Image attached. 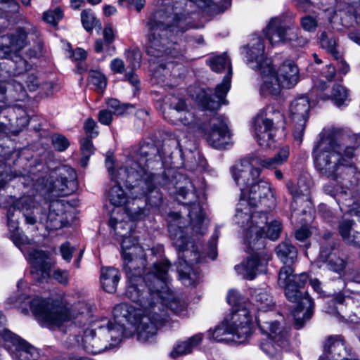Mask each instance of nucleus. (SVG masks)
<instances>
[{
    "label": "nucleus",
    "mask_w": 360,
    "mask_h": 360,
    "mask_svg": "<svg viewBox=\"0 0 360 360\" xmlns=\"http://www.w3.org/2000/svg\"><path fill=\"white\" fill-rule=\"evenodd\" d=\"M169 267L167 259L155 262L151 271L141 276L143 281L137 282L138 299L133 300L125 295L128 299L148 310V314L140 320L138 338L141 341H148L153 337L158 328L167 321V314L162 308L166 307L174 314H179L184 309V304L172 293Z\"/></svg>",
    "instance_id": "1"
},
{
    "label": "nucleus",
    "mask_w": 360,
    "mask_h": 360,
    "mask_svg": "<svg viewBox=\"0 0 360 360\" xmlns=\"http://www.w3.org/2000/svg\"><path fill=\"white\" fill-rule=\"evenodd\" d=\"M195 4L210 15L224 12L230 5V0H225L224 5L214 3L212 0H176L165 9L154 12L147 22L148 33L146 44L147 54L154 58H176L179 53L172 47V33L184 32L194 26L186 10L187 4Z\"/></svg>",
    "instance_id": "2"
},
{
    "label": "nucleus",
    "mask_w": 360,
    "mask_h": 360,
    "mask_svg": "<svg viewBox=\"0 0 360 360\" xmlns=\"http://www.w3.org/2000/svg\"><path fill=\"white\" fill-rule=\"evenodd\" d=\"M173 177V179L169 180L165 175L150 174L146 177L139 179L135 183L127 182V185L134 190L132 195H134L137 200L136 207L137 204L139 205L141 199L144 198L145 203L153 208L159 207L163 202L162 195L157 186H167L169 188L170 185L173 186L178 189L179 195L185 200L181 202L188 207V215L193 231L199 234H204L207 228L205 223V214L200 203L196 202L198 198L194 190H191L188 186H181L179 182L175 180L183 179L181 174L178 173Z\"/></svg>",
    "instance_id": "3"
},
{
    "label": "nucleus",
    "mask_w": 360,
    "mask_h": 360,
    "mask_svg": "<svg viewBox=\"0 0 360 360\" xmlns=\"http://www.w3.org/2000/svg\"><path fill=\"white\" fill-rule=\"evenodd\" d=\"M277 257L285 266L279 270L278 284L284 288L288 300L296 303L292 311L294 325L296 329L303 327L304 323L313 315L314 302L309 294L302 289L304 288L309 276L307 273L294 274L291 264L297 259V250L289 241H284L276 248Z\"/></svg>",
    "instance_id": "4"
},
{
    "label": "nucleus",
    "mask_w": 360,
    "mask_h": 360,
    "mask_svg": "<svg viewBox=\"0 0 360 360\" xmlns=\"http://www.w3.org/2000/svg\"><path fill=\"white\" fill-rule=\"evenodd\" d=\"M312 156L314 167L321 176L338 180L354 167L355 148L343 147L337 134L330 131L314 146Z\"/></svg>",
    "instance_id": "5"
},
{
    "label": "nucleus",
    "mask_w": 360,
    "mask_h": 360,
    "mask_svg": "<svg viewBox=\"0 0 360 360\" xmlns=\"http://www.w3.org/2000/svg\"><path fill=\"white\" fill-rule=\"evenodd\" d=\"M109 226L117 236L122 238L121 248L124 259V269L129 281L125 295L133 300H137V282L143 281L141 275L143 272L144 261L141 258L134 257L133 252L131 251L138 248L136 247L138 240L134 236V230L132 223L123 220L119 221L115 217L111 216Z\"/></svg>",
    "instance_id": "6"
},
{
    "label": "nucleus",
    "mask_w": 360,
    "mask_h": 360,
    "mask_svg": "<svg viewBox=\"0 0 360 360\" xmlns=\"http://www.w3.org/2000/svg\"><path fill=\"white\" fill-rule=\"evenodd\" d=\"M264 46L261 37L252 39L247 51V63L253 70H259L263 76L260 92L263 96H277L281 92L282 84L276 75L271 59L264 58Z\"/></svg>",
    "instance_id": "7"
},
{
    "label": "nucleus",
    "mask_w": 360,
    "mask_h": 360,
    "mask_svg": "<svg viewBox=\"0 0 360 360\" xmlns=\"http://www.w3.org/2000/svg\"><path fill=\"white\" fill-rule=\"evenodd\" d=\"M160 160L159 149L153 143H142L129 157L124 165L118 169L119 177L127 182L135 183L141 178L146 177L150 165Z\"/></svg>",
    "instance_id": "8"
},
{
    "label": "nucleus",
    "mask_w": 360,
    "mask_h": 360,
    "mask_svg": "<svg viewBox=\"0 0 360 360\" xmlns=\"http://www.w3.org/2000/svg\"><path fill=\"white\" fill-rule=\"evenodd\" d=\"M211 69L215 72H221L226 70V75L224 76L221 83L216 88L214 94H211V91H202L198 95V101L203 110L214 112L217 110L222 104H226V96L231 87V79L232 76V67L229 58L226 53L216 56L207 61Z\"/></svg>",
    "instance_id": "9"
},
{
    "label": "nucleus",
    "mask_w": 360,
    "mask_h": 360,
    "mask_svg": "<svg viewBox=\"0 0 360 360\" xmlns=\"http://www.w3.org/2000/svg\"><path fill=\"white\" fill-rule=\"evenodd\" d=\"M288 156L289 149L287 147L280 149L274 156L264 160L255 154H249L231 167V172L236 184L244 186L247 184L245 179L247 176H251L252 181L260 176L261 169L255 166L260 165L268 169H276L287 161Z\"/></svg>",
    "instance_id": "10"
},
{
    "label": "nucleus",
    "mask_w": 360,
    "mask_h": 360,
    "mask_svg": "<svg viewBox=\"0 0 360 360\" xmlns=\"http://www.w3.org/2000/svg\"><path fill=\"white\" fill-rule=\"evenodd\" d=\"M172 243L178 251L177 272L179 278L184 285H194V279L191 277V265L200 262V253L191 245L192 250L188 249L189 238L184 233L181 226L176 227L170 224L168 226Z\"/></svg>",
    "instance_id": "11"
},
{
    "label": "nucleus",
    "mask_w": 360,
    "mask_h": 360,
    "mask_svg": "<svg viewBox=\"0 0 360 360\" xmlns=\"http://www.w3.org/2000/svg\"><path fill=\"white\" fill-rule=\"evenodd\" d=\"M31 179L36 191L55 192L58 195H68L77 188L76 172L68 165H61L51 171L48 179L33 174Z\"/></svg>",
    "instance_id": "12"
},
{
    "label": "nucleus",
    "mask_w": 360,
    "mask_h": 360,
    "mask_svg": "<svg viewBox=\"0 0 360 360\" xmlns=\"http://www.w3.org/2000/svg\"><path fill=\"white\" fill-rule=\"evenodd\" d=\"M251 335L249 312L242 308L234 311L229 321L225 320L212 333V338L218 342H245Z\"/></svg>",
    "instance_id": "13"
},
{
    "label": "nucleus",
    "mask_w": 360,
    "mask_h": 360,
    "mask_svg": "<svg viewBox=\"0 0 360 360\" xmlns=\"http://www.w3.org/2000/svg\"><path fill=\"white\" fill-rule=\"evenodd\" d=\"M30 307L35 319L49 327H59L72 318L69 309L58 300L37 297L30 301Z\"/></svg>",
    "instance_id": "14"
},
{
    "label": "nucleus",
    "mask_w": 360,
    "mask_h": 360,
    "mask_svg": "<svg viewBox=\"0 0 360 360\" xmlns=\"http://www.w3.org/2000/svg\"><path fill=\"white\" fill-rule=\"evenodd\" d=\"M257 323L261 332L267 335V340L260 344V348L264 353L273 357L288 347L289 329L281 328L276 321L267 320L264 314H259L257 317Z\"/></svg>",
    "instance_id": "15"
},
{
    "label": "nucleus",
    "mask_w": 360,
    "mask_h": 360,
    "mask_svg": "<svg viewBox=\"0 0 360 360\" xmlns=\"http://www.w3.org/2000/svg\"><path fill=\"white\" fill-rule=\"evenodd\" d=\"M106 166L108 169V172L111 175L112 185L110 186L108 191V197L110 203L116 207H120L125 205V211L127 215L133 221H137L143 219L146 216V209L141 207L140 205L137 204V207H130L131 202L127 200V194L122 189L121 184H122L127 189L129 190L130 195L132 198V205H136L137 201L136 198L134 195H132L134 191L133 188L128 186L127 181L122 180L119 177L118 170L116 174H113L112 172V161L110 158H107L105 161Z\"/></svg>",
    "instance_id": "16"
},
{
    "label": "nucleus",
    "mask_w": 360,
    "mask_h": 360,
    "mask_svg": "<svg viewBox=\"0 0 360 360\" xmlns=\"http://www.w3.org/2000/svg\"><path fill=\"white\" fill-rule=\"evenodd\" d=\"M269 217L267 210L261 211L252 217V223L246 235V243L250 246L257 245L259 250L264 248V239L268 238L272 240H277L281 231V223L274 220L268 224Z\"/></svg>",
    "instance_id": "17"
},
{
    "label": "nucleus",
    "mask_w": 360,
    "mask_h": 360,
    "mask_svg": "<svg viewBox=\"0 0 360 360\" xmlns=\"http://www.w3.org/2000/svg\"><path fill=\"white\" fill-rule=\"evenodd\" d=\"M283 119V115L273 106H267L255 119L254 129L258 144L264 148H271L274 145L276 131L275 124Z\"/></svg>",
    "instance_id": "18"
},
{
    "label": "nucleus",
    "mask_w": 360,
    "mask_h": 360,
    "mask_svg": "<svg viewBox=\"0 0 360 360\" xmlns=\"http://www.w3.org/2000/svg\"><path fill=\"white\" fill-rule=\"evenodd\" d=\"M245 179L247 184L244 186L236 184L241 191V198L246 199L252 207H257L260 205L269 210L274 207V193L267 181H257V179L252 181L251 176H247Z\"/></svg>",
    "instance_id": "19"
},
{
    "label": "nucleus",
    "mask_w": 360,
    "mask_h": 360,
    "mask_svg": "<svg viewBox=\"0 0 360 360\" xmlns=\"http://www.w3.org/2000/svg\"><path fill=\"white\" fill-rule=\"evenodd\" d=\"M164 117L174 124H183L193 131L205 130L207 120V117H204L203 120L197 118L193 112L187 110L184 100L174 97L168 111L164 112Z\"/></svg>",
    "instance_id": "20"
},
{
    "label": "nucleus",
    "mask_w": 360,
    "mask_h": 360,
    "mask_svg": "<svg viewBox=\"0 0 360 360\" xmlns=\"http://www.w3.org/2000/svg\"><path fill=\"white\" fill-rule=\"evenodd\" d=\"M204 133L210 146L216 149H224L232 144L231 134L224 117L216 114L207 118Z\"/></svg>",
    "instance_id": "21"
},
{
    "label": "nucleus",
    "mask_w": 360,
    "mask_h": 360,
    "mask_svg": "<svg viewBox=\"0 0 360 360\" xmlns=\"http://www.w3.org/2000/svg\"><path fill=\"white\" fill-rule=\"evenodd\" d=\"M248 248L252 252L240 265L235 266L236 270L248 280H253L257 274L265 273L269 257L264 248L257 249V245L249 243Z\"/></svg>",
    "instance_id": "22"
},
{
    "label": "nucleus",
    "mask_w": 360,
    "mask_h": 360,
    "mask_svg": "<svg viewBox=\"0 0 360 360\" xmlns=\"http://www.w3.org/2000/svg\"><path fill=\"white\" fill-rule=\"evenodd\" d=\"M310 103L306 96L295 98L290 105V116L293 123V136L298 144L302 142L306 123L309 119Z\"/></svg>",
    "instance_id": "23"
},
{
    "label": "nucleus",
    "mask_w": 360,
    "mask_h": 360,
    "mask_svg": "<svg viewBox=\"0 0 360 360\" xmlns=\"http://www.w3.org/2000/svg\"><path fill=\"white\" fill-rule=\"evenodd\" d=\"M63 204L58 200L44 201L43 211L39 217V223L47 230H56L62 228L63 221Z\"/></svg>",
    "instance_id": "24"
},
{
    "label": "nucleus",
    "mask_w": 360,
    "mask_h": 360,
    "mask_svg": "<svg viewBox=\"0 0 360 360\" xmlns=\"http://www.w3.org/2000/svg\"><path fill=\"white\" fill-rule=\"evenodd\" d=\"M31 67L26 60L17 55L15 56V59L9 60L7 63H0V103H5L7 85H11L4 80L6 77L4 73H7L8 76H19L25 74Z\"/></svg>",
    "instance_id": "25"
},
{
    "label": "nucleus",
    "mask_w": 360,
    "mask_h": 360,
    "mask_svg": "<svg viewBox=\"0 0 360 360\" xmlns=\"http://www.w3.org/2000/svg\"><path fill=\"white\" fill-rule=\"evenodd\" d=\"M29 44L27 32L24 28L18 27L13 32L0 37V58H7L12 53H16Z\"/></svg>",
    "instance_id": "26"
},
{
    "label": "nucleus",
    "mask_w": 360,
    "mask_h": 360,
    "mask_svg": "<svg viewBox=\"0 0 360 360\" xmlns=\"http://www.w3.org/2000/svg\"><path fill=\"white\" fill-rule=\"evenodd\" d=\"M318 262L325 264L326 268L342 277L345 272L347 261L342 258L335 248V243L329 242L328 245L323 246L318 257Z\"/></svg>",
    "instance_id": "27"
},
{
    "label": "nucleus",
    "mask_w": 360,
    "mask_h": 360,
    "mask_svg": "<svg viewBox=\"0 0 360 360\" xmlns=\"http://www.w3.org/2000/svg\"><path fill=\"white\" fill-rule=\"evenodd\" d=\"M4 347L14 360H37L39 357L37 349L17 335L5 342Z\"/></svg>",
    "instance_id": "28"
},
{
    "label": "nucleus",
    "mask_w": 360,
    "mask_h": 360,
    "mask_svg": "<svg viewBox=\"0 0 360 360\" xmlns=\"http://www.w3.org/2000/svg\"><path fill=\"white\" fill-rule=\"evenodd\" d=\"M319 360H358L352 357L341 335L329 336L323 346V354Z\"/></svg>",
    "instance_id": "29"
},
{
    "label": "nucleus",
    "mask_w": 360,
    "mask_h": 360,
    "mask_svg": "<svg viewBox=\"0 0 360 360\" xmlns=\"http://www.w3.org/2000/svg\"><path fill=\"white\" fill-rule=\"evenodd\" d=\"M264 34L272 45L292 41L296 36L293 30L289 25L283 24L281 19L276 17L270 20L264 30Z\"/></svg>",
    "instance_id": "30"
},
{
    "label": "nucleus",
    "mask_w": 360,
    "mask_h": 360,
    "mask_svg": "<svg viewBox=\"0 0 360 360\" xmlns=\"http://www.w3.org/2000/svg\"><path fill=\"white\" fill-rule=\"evenodd\" d=\"M107 338L100 335L98 328L96 329L87 328L84 331L82 338L77 336L76 342L82 344L84 349L91 354H98L105 349L108 347Z\"/></svg>",
    "instance_id": "31"
},
{
    "label": "nucleus",
    "mask_w": 360,
    "mask_h": 360,
    "mask_svg": "<svg viewBox=\"0 0 360 360\" xmlns=\"http://www.w3.org/2000/svg\"><path fill=\"white\" fill-rule=\"evenodd\" d=\"M134 302V301H132ZM136 307L131 306L127 303H121L116 305L113 309L114 321L119 323H136L137 317L141 316V309L143 313H146V316L148 314V310H146L141 307L138 303L135 302ZM145 316V315L143 316Z\"/></svg>",
    "instance_id": "32"
},
{
    "label": "nucleus",
    "mask_w": 360,
    "mask_h": 360,
    "mask_svg": "<svg viewBox=\"0 0 360 360\" xmlns=\"http://www.w3.org/2000/svg\"><path fill=\"white\" fill-rule=\"evenodd\" d=\"M276 75L281 81L283 88L286 89L294 87L300 79L298 67L291 60H285L278 68Z\"/></svg>",
    "instance_id": "33"
},
{
    "label": "nucleus",
    "mask_w": 360,
    "mask_h": 360,
    "mask_svg": "<svg viewBox=\"0 0 360 360\" xmlns=\"http://www.w3.org/2000/svg\"><path fill=\"white\" fill-rule=\"evenodd\" d=\"M16 205L24 216L26 224L35 225L39 223V217L43 211V203L38 205L30 198H23L18 200Z\"/></svg>",
    "instance_id": "34"
},
{
    "label": "nucleus",
    "mask_w": 360,
    "mask_h": 360,
    "mask_svg": "<svg viewBox=\"0 0 360 360\" xmlns=\"http://www.w3.org/2000/svg\"><path fill=\"white\" fill-rule=\"evenodd\" d=\"M255 208L252 207L246 200L240 198L239 202L237 205L236 214L233 217V221L236 224L241 227H245L247 229L245 232V240L246 241V235L251 226H256V223H252V217L260 212H253L252 210Z\"/></svg>",
    "instance_id": "35"
},
{
    "label": "nucleus",
    "mask_w": 360,
    "mask_h": 360,
    "mask_svg": "<svg viewBox=\"0 0 360 360\" xmlns=\"http://www.w3.org/2000/svg\"><path fill=\"white\" fill-rule=\"evenodd\" d=\"M250 296L252 301L258 309V314L256 318L259 314H264L266 316L267 320H271L269 319V314L265 313L271 309L274 304L269 292L265 288H255L251 290Z\"/></svg>",
    "instance_id": "36"
},
{
    "label": "nucleus",
    "mask_w": 360,
    "mask_h": 360,
    "mask_svg": "<svg viewBox=\"0 0 360 360\" xmlns=\"http://www.w3.org/2000/svg\"><path fill=\"white\" fill-rule=\"evenodd\" d=\"M29 263L32 268L39 271L42 274H48L51 269L49 254L40 250H32L26 255Z\"/></svg>",
    "instance_id": "37"
},
{
    "label": "nucleus",
    "mask_w": 360,
    "mask_h": 360,
    "mask_svg": "<svg viewBox=\"0 0 360 360\" xmlns=\"http://www.w3.org/2000/svg\"><path fill=\"white\" fill-rule=\"evenodd\" d=\"M120 279V273L117 269L105 267L101 269V283L105 291L112 293L117 290Z\"/></svg>",
    "instance_id": "38"
},
{
    "label": "nucleus",
    "mask_w": 360,
    "mask_h": 360,
    "mask_svg": "<svg viewBox=\"0 0 360 360\" xmlns=\"http://www.w3.org/2000/svg\"><path fill=\"white\" fill-rule=\"evenodd\" d=\"M125 332L124 323L109 321L106 326H101L98 328V333L100 335L107 338V342L110 340L114 342H119L123 338Z\"/></svg>",
    "instance_id": "39"
},
{
    "label": "nucleus",
    "mask_w": 360,
    "mask_h": 360,
    "mask_svg": "<svg viewBox=\"0 0 360 360\" xmlns=\"http://www.w3.org/2000/svg\"><path fill=\"white\" fill-rule=\"evenodd\" d=\"M202 340V334L198 333L186 340L179 342L175 345L174 349L171 352V355L173 357H176L178 356L190 354L195 347L201 343Z\"/></svg>",
    "instance_id": "40"
},
{
    "label": "nucleus",
    "mask_w": 360,
    "mask_h": 360,
    "mask_svg": "<svg viewBox=\"0 0 360 360\" xmlns=\"http://www.w3.org/2000/svg\"><path fill=\"white\" fill-rule=\"evenodd\" d=\"M319 43L323 49H326L335 57H338L336 51V39L332 32H323L319 37Z\"/></svg>",
    "instance_id": "41"
},
{
    "label": "nucleus",
    "mask_w": 360,
    "mask_h": 360,
    "mask_svg": "<svg viewBox=\"0 0 360 360\" xmlns=\"http://www.w3.org/2000/svg\"><path fill=\"white\" fill-rule=\"evenodd\" d=\"M81 20L84 28L87 32H91L94 28L98 27L101 29V22L96 18L91 10H84L81 13Z\"/></svg>",
    "instance_id": "42"
},
{
    "label": "nucleus",
    "mask_w": 360,
    "mask_h": 360,
    "mask_svg": "<svg viewBox=\"0 0 360 360\" xmlns=\"http://www.w3.org/2000/svg\"><path fill=\"white\" fill-rule=\"evenodd\" d=\"M356 226V224L352 219H343L339 222V233L346 243L349 244V240H350L352 237V235H350V233L352 231L354 233L355 232Z\"/></svg>",
    "instance_id": "43"
},
{
    "label": "nucleus",
    "mask_w": 360,
    "mask_h": 360,
    "mask_svg": "<svg viewBox=\"0 0 360 360\" xmlns=\"http://www.w3.org/2000/svg\"><path fill=\"white\" fill-rule=\"evenodd\" d=\"M332 100L338 107L347 105L348 92L345 87L340 84H335L333 87Z\"/></svg>",
    "instance_id": "44"
},
{
    "label": "nucleus",
    "mask_w": 360,
    "mask_h": 360,
    "mask_svg": "<svg viewBox=\"0 0 360 360\" xmlns=\"http://www.w3.org/2000/svg\"><path fill=\"white\" fill-rule=\"evenodd\" d=\"M11 180V176L6 171V166L3 161L0 160V207H6V197L1 193V191Z\"/></svg>",
    "instance_id": "45"
},
{
    "label": "nucleus",
    "mask_w": 360,
    "mask_h": 360,
    "mask_svg": "<svg viewBox=\"0 0 360 360\" xmlns=\"http://www.w3.org/2000/svg\"><path fill=\"white\" fill-rule=\"evenodd\" d=\"M127 61L129 63V67L133 70L141 66V53L138 49L128 50L125 53Z\"/></svg>",
    "instance_id": "46"
},
{
    "label": "nucleus",
    "mask_w": 360,
    "mask_h": 360,
    "mask_svg": "<svg viewBox=\"0 0 360 360\" xmlns=\"http://www.w3.org/2000/svg\"><path fill=\"white\" fill-rule=\"evenodd\" d=\"M108 108L109 110L115 115H123L127 112V108L129 106L128 104L121 103L120 101L115 98H110L107 101Z\"/></svg>",
    "instance_id": "47"
},
{
    "label": "nucleus",
    "mask_w": 360,
    "mask_h": 360,
    "mask_svg": "<svg viewBox=\"0 0 360 360\" xmlns=\"http://www.w3.org/2000/svg\"><path fill=\"white\" fill-rule=\"evenodd\" d=\"M63 17V10L59 7H57L53 10L44 12L43 15L44 20L53 26H56Z\"/></svg>",
    "instance_id": "48"
},
{
    "label": "nucleus",
    "mask_w": 360,
    "mask_h": 360,
    "mask_svg": "<svg viewBox=\"0 0 360 360\" xmlns=\"http://www.w3.org/2000/svg\"><path fill=\"white\" fill-rule=\"evenodd\" d=\"M89 82L98 89H103L106 86V79L105 76L98 71L92 70L89 76Z\"/></svg>",
    "instance_id": "49"
},
{
    "label": "nucleus",
    "mask_w": 360,
    "mask_h": 360,
    "mask_svg": "<svg viewBox=\"0 0 360 360\" xmlns=\"http://www.w3.org/2000/svg\"><path fill=\"white\" fill-rule=\"evenodd\" d=\"M51 143L56 150L61 152L65 150L70 146L67 138L60 134L53 135Z\"/></svg>",
    "instance_id": "50"
},
{
    "label": "nucleus",
    "mask_w": 360,
    "mask_h": 360,
    "mask_svg": "<svg viewBox=\"0 0 360 360\" xmlns=\"http://www.w3.org/2000/svg\"><path fill=\"white\" fill-rule=\"evenodd\" d=\"M302 27L307 32H314L318 26V22L315 17L307 15L300 20Z\"/></svg>",
    "instance_id": "51"
},
{
    "label": "nucleus",
    "mask_w": 360,
    "mask_h": 360,
    "mask_svg": "<svg viewBox=\"0 0 360 360\" xmlns=\"http://www.w3.org/2000/svg\"><path fill=\"white\" fill-rule=\"evenodd\" d=\"M287 188L294 201H296L297 199L306 195L308 192L307 187H305L304 189H301L300 186H297L291 181L288 182Z\"/></svg>",
    "instance_id": "52"
},
{
    "label": "nucleus",
    "mask_w": 360,
    "mask_h": 360,
    "mask_svg": "<svg viewBox=\"0 0 360 360\" xmlns=\"http://www.w3.org/2000/svg\"><path fill=\"white\" fill-rule=\"evenodd\" d=\"M6 323V316L4 313L0 311V337L4 340V342L11 340V338L15 335L5 327Z\"/></svg>",
    "instance_id": "53"
},
{
    "label": "nucleus",
    "mask_w": 360,
    "mask_h": 360,
    "mask_svg": "<svg viewBox=\"0 0 360 360\" xmlns=\"http://www.w3.org/2000/svg\"><path fill=\"white\" fill-rule=\"evenodd\" d=\"M227 302L233 307L240 306L243 303V298L240 292L236 290H230L227 295Z\"/></svg>",
    "instance_id": "54"
},
{
    "label": "nucleus",
    "mask_w": 360,
    "mask_h": 360,
    "mask_svg": "<svg viewBox=\"0 0 360 360\" xmlns=\"http://www.w3.org/2000/svg\"><path fill=\"white\" fill-rule=\"evenodd\" d=\"M96 123L92 118H88L84 122V131L91 139L96 137L98 134V131L96 129Z\"/></svg>",
    "instance_id": "55"
},
{
    "label": "nucleus",
    "mask_w": 360,
    "mask_h": 360,
    "mask_svg": "<svg viewBox=\"0 0 360 360\" xmlns=\"http://www.w3.org/2000/svg\"><path fill=\"white\" fill-rule=\"evenodd\" d=\"M218 233L216 231L210 238V240L208 243L209 252L208 257L211 258L212 260L215 259L217 255V243L218 240Z\"/></svg>",
    "instance_id": "56"
},
{
    "label": "nucleus",
    "mask_w": 360,
    "mask_h": 360,
    "mask_svg": "<svg viewBox=\"0 0 360 360\" xmlns=\"http://www.w3.org/2000/svg\"><path fill=\"white\" fill-rule=\"evenodd\" d=\"M75 251V248L70 246L68 242L63 243L60 247V252L61 256L64 260L69 262L72 257V253Z\"/></svg>",
    "instance_id": "57"
},
{
    "label": "nucleus",
    "mask_w": 360,
    "mask_h": 360,
    "mask_svg": "<svg viewBox=\"0 0 360 360\" xmlns=\"http://www.w3.org/2000/svg\"><path fill=\"white\" fill-rule=\"evenodd\" d=\"M113 115L111 110L107 109L101 110L98 112V120L101 124L109 125L112 122Z\"/></svg>",
    "instance_id": "58"
},
{
    "label": "nucleus",
    "mask_w": 360,
    "mask_h": 360,
    "mask_svg": "<svg viewBox=\"0 0 360 360\" xmlns=\"http://www.w3.org/2000/svg\"><path fill=\"white\" fill-rule=\"evenodd\" d=\"M81 151L82 155L89 156L94 153V148L91 138H84L81 141Z\"/></svg>",
    "instance_id": "59"
},
{
    "label": "nucleus",
    "mask_w": 360,
    "mask_h": 360,
    "mask_svg": "<svg viewBox=\"0 0 360 360\" xmlns=\"http://www.w3.org/2000/svg\"><path fill=\"white\" fill-rule=\"evenodd\" d=\"M53 278L60 283L66 285L69 280V272L67 270L56 269L53 274Z\"/></svg>",
    "instance_id": "60"
},
{
    "label": "nucleus",
    "mask_w": 360,
    "mask_h": 360,
    "mask_svg": "<svg viewBox=\"0 0 360 360\" xmlns=\"http://www.w3.org/2000/svg\"><path fill=\"white\" fill-rule=\"evenodd\" d=\"M110 69L115 73L122 74L124 71V62L118 58L112 60L110 64Z\"/></svg>",
    "instance_id": "61"
},
{
    "label": "nucleus",
    "mask_w": 360,
    "mask_h": 360,
    "mask_svg": "<svg viewBox=\"0 0 360 360\" xmlns=\"http://www.w3.org/2000/svg\"><path fill=\"white\" fill-rule=\"evenodd\" d=\"M26 86L29 91H34L39 86V82L38 78L33 74H28L25 81Z\"/></svg>",
    "instance_id": "62"
},
{
    "label": "nucleus",
    "mask_w": 360,
    "mask_h": 360,
    "mask_svg": "<svg viewBox=\"0 0 360 360\" xmlns=\"http://www.w3.org/2000/svg\"><path fill=\"white\" fill-rule=\"evenodd\" d=\"M311 235L309 229L306 226H302L295 232V237L299 241H304Z\"/></svg>",
    "instance_id": "63"
},
{
    "label": "nucleus",
    "mask_w": 360,
    "mask_h": 360,
    "mask_svg": "<svg viewBox=\"0 0 360 360\" xmlns=\"http://www.w3.org/2000/svg\"><path fill=\"white\" fill-rule=\"evenodd\" d=\"M124 77L135 88L136 91L139 89L140 80L133 71L127 72Z\"/></svg>",
    "instance_id": "64"
}]
</instances>
